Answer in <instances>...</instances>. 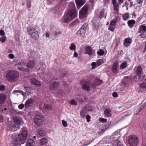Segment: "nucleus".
Masks as SVG:
<instances>
[{
    "instance_id": "nucleus-1",
    "label": "nucleus",
    "mask_w": 146,
    "mask_h": 146,
    "mask_svg": "<svg viewBox=\"0 0 146 146\" xmlns=\"http://www.w3.org/2000/svg\"><path fill=\"white\" fill-rule=\"evenodd\" d=\"M21 132V134H19L17 137V138L19 139L21 142L19 140H18L16 138H13L12 139L13 146H20L21 143H25V142L23 141L27 138L28 134V132L25 128H23Z\"/></svg>"
},
{
    "instance_id": "nucleus-2",
    "label": "nucleus",
    "mask_w": 146,
    "mask_h": 146,
    "mask_svg": "<svg viewBox=\"0 0 146 146\" xmlns=\"http://www.w3.org/2000/svg\"><path fill=\"white\" fill-rule=\"evenodd\" d=\"M71 6L70 9L68 11L67 13L63 17V21L64 22L67 23L70 21L72 19H74L77 15L75 7L73 3H71L69 4V6Z\"/></svg>"
},
{
    "instance_id": "nucleus-3",
    "label": "nucleus",
    "mask_w": 146,
    "mask_h": 146,
    "mask_svg": "<svg viewBox=\"0 0 146 146\" xmlns=\"http://www.w3.org/2000/svg\"><path fill=\"white\" fill-rule=\"evenodd\" d=\"M19 76V74L17 72L11 70L7 72L6 78L9 81L13 82L17 80Z\"/></svg>"
},
{
    "instance_id": "nucleus-4",
    "label": "nucleus",
    "mask_w": 146,
    "mask_h": 146,
    "mask_svg": "<svg viewBox=\"0 0 146 146\" xmlns=\"http://www.w3.org/2000/svg\"><path fill=\"white\" fill-rule=\"evenodd\" d=\"M27 31L30 36L33 38H38L39 36L38 32L34 28L29 26L27 27Z\"/></svg>"
},
{
    "instance_id": "nucleus-5",
    "label": "nucleus",
    "mask_w": 146,
    "mask_h": 146,
    "mask_svg": "<svg viewBox=\"0 0 146 146\" xmlns=\"http://www.w3.org/2000/svg\"><path fill=\"white\" fill-rule=\"evenodd\" d=\"M43 116L41 115H36L34 118V120L35 123L38 126H40L42 124Z\"/></svg>"
},
{
    "instance_id": "nucleus-6",
    "label": "nucleus",
    "mask_w": 146,
    "mask_h": 146,
    "mask_svg": "<svg viewBox=\"0 0 146 146\" xmlns=\"http://www.w3.org/2000/svg\"><path fill=\"white\" fill-rule=\"evenodd\" d=\"M129 144L131 146H137L138 144L139 140L136 136H131L128 139Z\"/></svg>"
},
{
    "instance_id": "nucleus-7",
    "label": "nucleus",
    "mask_w": 146,
    "mask_h": 146,
    "mask_svg": "<svg viewBox=\"0 0 146 146\" xmlns=\"http://www.w3.org/2000/svg\"><path fill=\"white\" fill-rule=\"evenodd\" d=\"M46 66L43 62L39 63L36 67L37 70L40 71L41 74L44 73L45 71Z\"/></svg>"
},
{
    "instance_id": "nucleus-8",
    "label": "nucleus",
    "mask_w": 146,
    "mask_h": 146,
    "mask_svg": "<svg viewBox=\"0 0 146 146\" xmlns=\"http://www.w3.org/2000/svg\"><path fill=\"white\" fill-rule=\"evenodd\" d=\"M88 8V6H84L79 12V16L82 17H85L87 14Z\"/></svg>"
},
{
    "instance_id": "nucleus-9",
    "label": "nucleus",
    "mask_w": 146,
    "mask_h": 146,
    "mask_svg": "<svg viewBox=\"0 0 146 146\" xmlns=\"http://www.w3.org/2000/svg\"><path fill=\"white\" fill-rule=\"evenodd\" d=\"M59 85V83L58 82L54 81L53 80L51 81L50 87L52 90H54L57 89Z\"/></svg>"
},
{
    "instance_id": "nucleus-10",
    "label": "nucleus",
    "mask_w": 146,
    "mask_h": 146,
    "mask_svg": "<svg viewBox=\"0 0 146 146\" xmlns=\"http://www.w3.org/2000/svg\"><path fill=\"white\" fill-rule=\"evenodd\" d=\"M144 76L145 74H142L140 75L138 74L136 75L134 77V80L135 82H138L139 81H141L143 80Z\"/></svg>"
},
{
    "instance_id": "nucleus-11",
    "label": "nucleus",
    "mask_w": 146,
    "mask_h": 146,
    "mask_svg": "<svg viewBox=\"0 0 146 146\" xmlns=\"http://www.w3.org/2000/svg\"><path fill=\"white\" fill-rule=\"evenodd\" d=\"M7 99V96L4 93L0 94V104H4Z\"/></svg>"
},
{
    "instance_id": "nucleus-12",
    "label": "nucleus",
    "mask_w": 146,
    "mask_h": 146,
    "mask_svg": "<svg viewBox=\"0 0 146 146\" xmlns=\"http://www.w3.org/2000/svg\"><path fill=\"white\" fill-rule=\"evenodd\" d=\"M13 119L14 123L18 125L21 124L23 122L22 119L20 117L17 116L13 117Z\"/></svg>"
},
{
    "instance_id": "nucleus-13",
    "label": "nucleus",
    "mask_w": 146,
    "mask_h": 146,
    "mask_svg": "<svg viewBox=\"0 0 146 146\" xmlns=\"http://www.w3.org/2000/svg\"><path fill=\"white\" fill-rule=\"evenodd\" d=\"M25 64L24 62L23 61H21L18 64V68L20 70L23 71H26L27 72L28 71V70L26 69H25L23 67H22Z\"/></svg>"
},
{
    "instance_id": "nucleus-14",
    "label": "nucleus",
    "mask_w": 146,
    "mask_h": 146,
    "mask_svg": "<svg viewBox=\"0 0 146 146\" xmlns=\"http://www.w3.org/2000/svg\"><path fill=\"white\" fill-rule=\"evenodd\" d=\"M30 81L31 83L33 85H37L39 87L41 86V83L35 78H33L31 79Z\"/></svg>"
},
{
    "instance_id": "nucleus-15",
    "label": "nucleus",
    "mask_w": 146,
    "mask_h": 146,
    "mask_svg": "<svg viewBox=\"0 0 146 146\" xmlns=\"http://www.w3.org/2000/svg\"><path fill=\"white\" fill-rule=\"evenodd\" d=\"M34 103V100L32 99H29L26 102L25 106L26 107L31 106Z\"/></svg>"
},
{
    "instance_id": "nucleus-16",
    "label": "nucleus",
    "mask_w": 146,
    "mask_h": 146,
    "mask_svg": "<svg viewBox=\"0 0 146 146\" xmlns=\"http://www.w3.org/2000/svg\"><path fill=\"white\" fill-rule=\"evenodd\" d=\"M35 65V62L34 60H31L29 61L27 64V67L29 69H32L34 67Z\"/></svg>"
},
{
    "instance_id": "nucleus-17",
    "label": "nucleus",
    "mask_w": 146,
    "mask_h": 146,
    "mask_svg": "<svg viewBox=\"0 0 146 146\" xmlns=\"http://www.w3.org/2000/svg\"><path fill=\"white\" fill-rule=\"evenodd\" d=\"M109 125L110 124H109L108 125H105L104 126L102 127L99 129L98 134H100L103 133L108 128Z\"/></svg>"
},
{
    "instance_id": "nucleus-18",
    "label": "nucleus",
    "mask_w": 146,
    "mask_h": 146,
    "mask_svg": "<svg viewBox=\"0 0 146 146\" xmlns=\"http://www.w3.org/2000/svg\"><path fill=\"white\" fill-rule=\"evenodd\" d=\"M85 0H76L77 7L79 9L85 3Z\"/></svg>"
},
{
    "instance_id": "nucleus-19",
    "label": "nucleus",
    "mask_w": 146,
    "mask_h": 146,
    "mask_svg": "<svg viewBox=\"0 0 146 146\" xmlns=\"http://www.w3.org/2000/svg\"><path fill=\"white\" fill-rule=\"evenodd\" d=\"M142 103H143V104L136 111V112L137 113L141 111L146 105V99L143 100L142 101Z\"/></svg>"
},
{
    "instance_id": "nucleus-20",
    "label": "nucleus",
    "mask_w": 146,
    "mask_h": 146,
    "mask_svg": "<svg viewBox=\"0 0 146 146\" xmlns=\"http://www.w3.org/2000/svg\"><path fill=\"white\" fill-rule=\"evenodd\" d=\"M142 103H143V104L136 111V112L137 113L141 111L146 105V99L143 100L142 101Z\"/></svg>"
},
{
    "instance_id": "nucleus-21",
    "label": "nucleus",
    "mask_w": 146,
    "mask_h": 146,
    "mask_svg": "<svg viewBox=\"0 0 146 146\" xmlns=\"http://www.w3.org/2000/svg\"><path fill=\"white\" fill-rule=\"evenodd\" d=\"M86 31L82 29H80L77 32V35L80 37H83Z\"/></svg>"
},
{
    "instance_id": "nucleus-22",
    "label": "nucleus",
    "mask_w": 146,
    "mask_h": 146,
    "mask_svg": "<svg viewBox=\"0 0 146 146\" xmlns=\"http://www.w3.org/2000/svg\"><path fill=\"white\" fill-rule=\"evenodd\" d=\"M43 108L45 111H50L52 109V108L50 105L44 104L43 106Z\"/></svg>"
},
{
    "instance_id": "nucleus-23",
    "label": "nucleus",
    "mask_w": 146,
    "mask_h": 146,
    "mask_svg": "<svg viewBox=\"0 0 146 146\" xmlns=\"http://www.w3.org/2000/svg\"><path fill=\"white\" fill-rule=\"evenodd\" d=\"M82 88L84 90H90L89 84L87 82H84L82 85Z\"/></svg>"
},
{
    "instance_id": "nucleus-24",
    "label": "nucleus",
    "mask_w": 146,
    "mask_h": 146,
    "mask_svg": "<svg viewBox=\"0 0 146 146\" xmlns=\"http://www.w3.org/2000/svg\"><path fill=\"white\" fill-rule=\"evenodd\" d=\"M118 62L117 61H115L113 63V67L112 68V71L113 72H115L118 66Z\"/></svg>"
},
{
    "instance_id": "nucleus-25",
    "label": "nucleus",
    "mask_w": 146,
    "mask_h": 146,
    "mask_svg": "<svg viewBox=\"0 0 146 146\" xmlns=\"http://www.w3.org/2000/svg\"><path fill=\"white\" fill-rule=\"evenodd\" d=\"M35 144L34 141L32 139H29L26 143L27 146H31Z\"/></svg>"
},
{
    "instance_id": "nucleus-26",
    "label": "nucleus",
    "mask_w": 146,
    "mask_h": 146,
    "mask_svg": "<svg viewBox=\"0 0 146 146\" xmlns=\"http://www.w3.org/2000/svg\"><path fill=\"white\" fill-rule=\"evenodd\" d=\"M111 110L109 109H106L104 111V114L106 117H110L111 116V114L110 113Z\"/></svg>"
},
{
    "instance_id": "nucleus-27",
    "label": "nucleus",
    "mask_w": 146,
    "mask_h": 146,
    "mask_svg": "<svg viewBox=\"0 0 146 146\" xmlns=\"http://www.w3.org/2000/svg\"><path fill=\"white\" fill-rule=\"evenodd\" d=\"M102 83V81L99 79H96L93 84V86L95 87L97 86L100 85Z\"/></svg>"
},
{
    "instance_id": "nucleus-28",
    "label": "nucleus",
    "mask_w": 146,
    "mask_h": 146,
    "mask_svg": "<svg viewBox=\"0 0 146 146\" xmlns=\"http://www.w3.org/2000/svg\"><path fill=\"white\" fill-rule=\"evenodd\" d=\"M132 40L130 38H127L125 40V41L123 43L124 45L126 47L128 46V45L127 44H130L132 42Z\"/></svg>"
},
{
    "instance_id": "nucleus-29",
    "label": "nucleus",
    "mask_w": 146,
    "mask_h": 146,
    "mask_svg": "<svg viewBox=\"0 0 146 146\" xmlns=\"http://www.w3.org/2000/svg\"><path fill=\"white\" fill-rule=\"evenodd\" d=\"M86 99L84 96H80L77 97L76 99L79 102H83L86 101Z\"/></svg>"
},
{
    "instance_id": "nucleus-30",
    "label": "nucleus",
    "mask_w": 146,
    "mask_h": 146,
    "mask_svg": "<svg viewBox=\"0 0 146 146\" xmlns=\"http://www.w3.org/2000/svg\"><path fill=\"white\" fill-rule=\"evenodd\" d=\"M86 50L87 54L91 55L92 53V50L90 46L87 47L85 48Z\"/></svg>"
},
{
    "instance_id": "nucleus-31",
    "label": "nucleus",
    "mask_w": 146,
    "mask_h": 146,
    "mask_svg": "<svg viewBox=\"0 0 146 146\" xmlns=\"http://www.w3.org/2000/svg\"><path fill=\"white\" fill-rule=\"evenodd\" d=\"M146 31V26L143 25H141L139 27V30L138 33H140L141 31Z\"/></svg>"
},
{
    "instance_id": "nucleus-32",
    "label": "nucleus",
    "mask_w": 146,
    "mask_h": 146,
    "mask_svg": "<svg viewBox=\"0 0 146 146\" xmlns=\"http://www.w3.org/2000/svg\"><path fill=\"white\" fill-rule=\"evenodd\" d=\"M99 21L98 20L96 21V20H94V19L93 21V25L94 27L96 29H98L99 27Z\"/></svg>"
},
{
    "instance_id": "nucleus-33",
    "label": "nucleus",
    "mask_w": 146,
    "mask_h": 146,
    "mask_svg": "<svg viewBox=\"0 0 146 146\" xmlns=\"http://www.w3.org/2000/svg\"><path fill=\"white\" fill-rule=\"evenodd\" d=\"M113 144L114 146H123V145L122 144L120 141L118 140H115L114 141Z\"/></svg>"
},
{
    "instance_id": "nucleus-34",
    "label": "nucleus",
    "mask_w": 146,
    "mask_h": 146,
    "mask_svg": "<svg viewBox=\"0 0 146 146\" xmlns=\"http://www.w3.org/2000/svg\"><path fill=\"white\" fill-rule=\"evenodd\" d=\"M128 26L130 28H132L135 23V21L134 20H131L129 21L127 23Z\"/></svg>"
},
{
    "instance_id": "nucleus-35",
    "label": "nucleus",
    "mask_w": 146,
    "mask_h": 146,
    "mask_svg": "<svg viewBox=\"0 0 146 146\" xmlns=\"http://www.w3.org/2000/svg\"><path fill=\"white\" fill-rule=\"evenodd\" d=\"M48 141V140L47 139L43 138L40 140V143L42 145H44L46 144L47 143Z\"/></svg>"
},
{
    "instance_id": "nucleus-36",
    "label": "nucleus",
    "mask_w": 146,
    "mask_h": 146,
    "mask_svg": "<svg viewBox=\"0 0 146 146\" xmlns=\"http://www.w3.org/2000/svg\"><path fill=\"white\" fill-rule=\"evenodd\" d=\"M19 93L23 95L25 98V97L26 96V94L24 92L21 90H15L13 92V93L15 94L16 93Z\"/></svg>"
},
{
    "instance_id": "nucleus-37",
    "label": "nucleus",
    "mask_w": 146,
    "mask_h": 146,
    "mask_svg": "<svg viewBox=\"0 0 146 146\" xmlns=\"http://www.w3.org/2000/svg\"><path fill=\"white\" fill-rule=\"evenodd\" d=\"M118 17H116L113 20L111 21V23L110 24V25H111L112 26H114L117 23V19L118 18Z\"/></svg>"
},
{
    "instance_id": "nucleus-38",
    "label": "nucleus",
    "mask_w": 146,
    "mask_h": 146,
    "mask_svg": "<svg viewBox=\"0 0 146 146\" xmlns=\"http://www.w3.org/2000/svg\"><path fill=\"white\" fill-rule=\"evenodd\" d=\"M142 71V69L141 66H138L137 69L136 73L137 74L140 75L141 74V73Z\"/></svg>"
},
{
    "instance_id": "nucleus-39",
    "label": "nucleus",
    "mask_w": 146,
    "mask_h": 146,
    "mask_svg": "<svg viewBox=\"0 0 146 146\" xmlns=\"http://www.w3.org/2000/svg\"><path fill=\"white\" fill-rule=\"evenodd\" d=\"M86 111L85 109H82L80 112V115L82 118H84L86 114Z\"/></svg>"
},
{
    "instance_id": "nucleus-40",
    "label": "nucleus",
    "mask_w": 146,
    "mask_h": 146,
    "mask_svg": "<svg viewBox=\"0 0 146 146\" xmlns=\"http://www.w3.org/2000/svg\"><path fill=\"white\" fill-rule=\"evenodd\" d=\"M113 5L114 7V10H116V11L117 13L118 12V9L119 7V5L117 3L113 4Z\"/></svg>"
},
{
    "instance_id": "nucleus-41",
    "label": "nucleus",
    "mask_w": 146,
    "mask_h": 146,
    "mask_svg": "<svg viewBox=\"0 0 146 146\" xmlns=\"http://www.w3.org/2000/svg\"><path fill=\"white\" fill-rule=\"evenodd\" d=\"M127 63L125 61L123 62L120 65L121 68L122 69L124 68L127 66Z\"/></svg>"
},
{
    "instance_id": "nucleus-42",
    "label": "nucleus",
    "mask_w": 146,
    "mask_h": 146,
    "mask_svg": "<svg viewBox=\"0 0 146 146\" xmlns=\"http://www.w3.org/2000/svg\"><path fill=\"white\" fill-rule=\"evenodd\" d=\"M38 134L41 137L44 136L45 134V132L44 131L42 130H40L38 131Z\"/></svg>"
},
{
    "instance_id": "nucleus-43",
    "label": "nucleus",
    "mask_w": 146,
    "mask_h": 146,
    "mask_svg": "<svg viewBox=\"0 0 146 146\" xmlns=\"http://www.w3.org/2000/svg\"><path fill=\"white\" fill-rule=\"evenodd\" d=\"M88 27V24L86 23H84V25L82 26L80 29H82L85 31H86Z\"/></svg>"
},
{
    "instance_id": "nucleus-44",
    "label": "nucleus",
    "mask_w": 146,
    "mask_h": 146,
    "mask_svg": "<svg viewBox=\"0 0 146 146\" xmlns=\"http://www.w3.org/2000/svg\"><path fill=\"white\" fill-rule=\"evenodd\" d=\"M76 47L75 45L73 43H72L71 44L70 46L69 47L70 49V50H74L75 51Z\"/></svg>"
},
{
    "instance_id": "nucleus-45",
    "label": "nucleus",
    "mask_w": 146,
    "mask_h": 146,
    "mask_svg": "<svg viewBox=\"0 0 146 146\" xmlns=\"http://www.w3.org/2000/svg\"><path fill=\"white\" fill-rule=\"evenodd\" d=\"M97 54L99 55L102 56L104 54V51L102 49H100L99 51L97 52Z\"/></svg>"
},
{
    "instance_id": "nucleus-46",
    "label": "nucleus",
    "mask_w": 146,
    "mask_h": 146,
    "mask_svg": "<svg viewBox=\"0 0 146 146\" xmlns=\"http://www.w3.org/2000/svg\"><path fill=\"white\" fill-rule=\"evenodd\" d=\"M67 74V73L64 70L61 71V72L60 73V76L61 77H65L66 76V75Z\"/></svg>"
},
{
    "instance_id": "nucleus-47",
    "label": "nucleus",
    "mask_w": 146,
    "mask_h": 146,
    "mask_svg": "<svg viewBox=\"0 0 146 146\" xmlns=\"http://www.w3.org/2000/svg\"><path fill=\"white\" fill-rule=\"evenodd\" d=\"M103 62V60L102 59H100L97 61V64L98 66L101 65Z\"/></svg>"
},
{
    "instance_id": "nucleus-48",
    "label": "nucleus",
    "mask_w": 146,
    "mask_h": 146,
    "mask_svg": "<svg viewBox=\"0 0 146 146\" xmlns=\"http://www.w3.org/2000/svg\"><path fill=\"white\" fill-rule=\"evenodd\" d=\"M27 5L28 8L31 7V2L29 0H27Z\"/></svg>"
},
{
    "instance_id": "nucleus-49",
    "label": "nucleus",
    "mask_w": 146,
    "mask_h": 146,
    "mask_svg": "<svg viewBox=\"0 0 146 146\" xmlns=\"http://www.w3.org/2000/svg\"><path fill=\"white\" fill-rule=\"evenodd\" d=\"M91 65L92 66V68L93 69H94L96 67H98V65L97 64H96L95 62H93L91 64Z\"/></svg>"
},
{
    "instance_id": "nucleus-50",
    "label": "nucleus",
    "mask_w": 146,
    "mask_h": 146,
    "mask_svg": "<svg viewBox=\"0 0 146 146\" xmlns=\"http://www.w3.org/2000/svg\"><path fill=\"white\" fill-rule=\"evenodd\" d=\"M129 16L128 14L124 15L123 16V19L125 21L128 18Z\"/></svg>"
},
{
    "instance_id": "nucleus-51",
    "label": "nucleus",
    "mask_w": 146,
    "mask_h": 146,
    "mask_svg": "<svg viewBox=\"0 0 146 146\" xmlns=\"http://www.w3.org/2000/svg\"><path fill=\"white\" fill-rule=\"evenodd\" d=\"M5 89V86L3 85L0 84V90L2 91H3Z\"/></svg>"
},
{
    "instance_id": "nucleus-52",
    "label": "nucleus",
    "mask_w": 146,
    "mask_h": 146,
    "mask_svg": "<svg viewBox=\"0 0 146 146\" xmlns=\"http://www.w3.org/2000/svg\"><path fill=\"white\" fill-rule=\"evenodd\" d=\"M70 103L71 105H77L76 102L74 100H72L70 102Z\"/></svg>"
},
{
    "instance_id": "nucleus-53",
    "label": "nucleus",
    "mask_w": 146,
    "mask_h": 146,
    "mask_svg": "<svg viewBox=\"0 0 146 146\" xmlns=\"http://www.w3.org/2000/svg\"><path fill=\"white\" fill-rule=\"evenodd\" d=\"M6 36H3L0 37V40L2 42H4L6 40Z\"/></svg>"
},
{
    "instance_id": "nucleus-54",
    "label": "nucleus",
    "mask_w": 146,
    "mask_h": 146,
    "mask_svg": "<svg viewBox=\"0 0 146 146\" xmlns=\"http://www.w3.org/2000/svg\"><path fill=\"white\" fill-rule=\"evenodd\" d=\"M99 121L103 122H105L107 121V119L102 118L100 117L99 119Z\"/></svg>"
},
{
    "instance_id": "nucleus-55",
    "label": "nucleus",
    "mask_w": 146,
    "mask_h": 146,
    "mask_svg": "<svg viewBox=\"0 0 146 146\" xmlns=\"http://www.w3.org/2000/svg\"><path fill=\"white\" fill-rule=\"evenodd\" d=\"M86 118L87 122H89L90 121L91 117L89 115H87Z\"/></svg>"
},
{
    "instance_id": "nucleus-56",
    "label": "nucleus",
    "mask_w": 146,
    "mask_h": 146,
    "mask_svg": "<svg viewBox=\"0 0 146 146\" xmlns=\"http://www.w3.org/2000/svg\"><path fill=\"white\" fill-rule=\"evenodd\" d=\"M140 87L142 88H146V83H144L141 84Z\"/></svg>"
},
{
    "instance_id": "nucleus-57",
    "label": "nucleus",
    "mask_w": 146,
    "mask_h": 146,
    "mask_svg": "<svg viewBox=\"0 0 146 146\" xmlns=\"http://www.w3.org/2000/svg\"><path fill=\"white\" fill-rule=\"evenodd\" d=\"M62 123L64 127H66L67 126V123L66 121H65L64 120H63L62 121Z\"/></svg>"
},
{
    "instance_id": "nucleus-58",
    "label": "nucleus",
    "mask_w": 146,
    "mask_h": 146,
    "mask_svg": "<svg viewBox=\"0 0 146 146\" xmlns=\"http://www.w3.org/2000/svg\"><path fill=\"white\" fill-rule=\"evenodd\" d=\"M25 105L23 104H21L18 106V108L20 109H23Z\"/></svg>"
},
{
    "instance_id": "nucleus-59",
    "label": "nucleus",
    "mask_w": 146,
    "mask_h": 146,
    "mask_svg": "<svg viewBox=\"0 0 146 146\" xmlns=\"http://www.w3.org/2000/svg\"><path fill=\"white\" fill-rule=\"evenodd\" d=\"M9 57L11 59H13L14 57V56L13 54H10L8 55Z\"/></svg>"
},
{
    "instance_id": "nucleus-60",
    "label": "nucleus",
    "mask_w": 146,
    "mask_h": 146,
    "mask_svg": "<svg viewBox=\"0 0 146 146\" xmlns=\"http://www.w3.org/2000/svg\"><path fill=\"white\" fill-rule=\"evenodd\" d=\"M141 33L140 35V36L142 38H144L145 37L144 33L143 32L141 31Z\"/></svg>"
},
{
    "instance_id": "nucleus-61",
    "label": "nucleus",
    "mask_w": 146,
    "mask_h": 146,
    "mask_svg": "<svg viewBox=\"0 0 146 146\" xmlns=\"http://www.w3.org/2000/svg\"><path fill=\"white\" fill-rule=\"evenodd\" d=\"M111 25H109V27L108 29L112 31H114V27L111 26Z\"/></svg>"
},
{
    "instance_id": "nucleus-62",
    "label": "nucleus",
    "mask_w": 146,
    "mask_h": 146,
    "mask_svg": "<svg viewBox=\"0 0 146 146\" xmlns=\"http://www.w3.org/2000/svg\"><path fill=\"white\" fill-rule=\"evenodd\" d=\"M112 95L114 97L116 98L117 96V94L116 92H114L113 93Z\"/></svg>"
},
{
    "instance_id": "nucleus-63",
    "label": "nucleus",
    "mask_w": 146,
    "mask_h": 146,
    "mask_svg": "<svg viewBox=\"0 0 146 146\" xmlns=\"http://www.w3.org/2000/svg\"><path fill=\"white\" fill-rule=\"evenodd\" d=\"M5 32L3 30H0V35H1L2 36H3L4 35H5Z\"/></svg>"
},
{
    "instance_id": "nucleus-64",
    "label": "nucleus",
    "mask_w": 146,
    "mask_h": 146,
    "mask_svg": "<svg viewBox=\"0 0 146 146\" xmlns=\"http://www.w3.org/2000/svg\"><path fill=\"white\" fill-rule=\"evenodd\" d=\"M124 0H118V4L119 5H121L123 2Z\"/></svg>"
}]
</instances>
